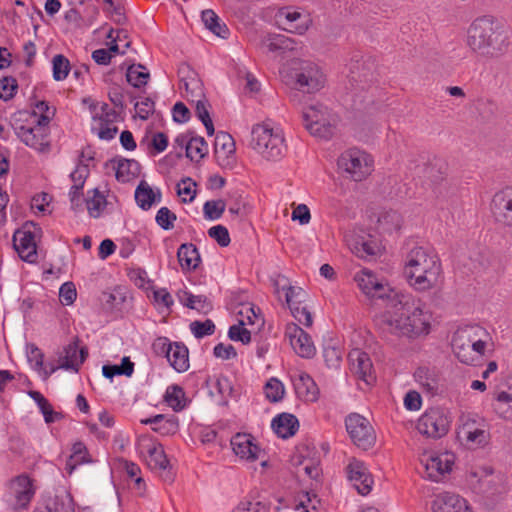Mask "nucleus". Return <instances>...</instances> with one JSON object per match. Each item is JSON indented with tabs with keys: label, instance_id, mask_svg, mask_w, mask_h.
Segmentation results:
<instances>
[{
	"label": "nucleus",
	"instance_id": "obj_1",
	"mask_svg": "<svg viewBox=\"0 0 512 512\" xmlns=\"http://www.w3.org/2000/svg\"><path fill=\"white\" fill-rule=\"evenodd\" d=\"M354 280L366 296L387 299L385 311L377 318V325L384 332L409 341L432 332L434 314L424 301L394 290L368 269L357 272Z\"/></svg>",
	"mask_w": 512,
	"mask_h": 512
},
{
	"label": "nucleus",
	"instance_id": "obj_2",
	"mask_svg": "<svg viewBox=\"0 0 512 512\" xmlns=\"http://www.w3.org/2000/svg\"><path fill=\"white\" fill-rule=\"evenodd\" d=\"M504 24L491 15L472 21L467 30L466 44L478 56L493 59L502 56L510 44Z\"/></svg>",
	"mask_w": 512,
	"mask_h": 512
},
{
	"label": "nucleus",
	"instance_id": "obj_3",
	"mask_svg": "<svg viewBox=\"0 0 512 512\" xmlns=\"http://www.w3.org/2000/svg\"><path fill=\"white\" fill-rule=\"evenodd\" d=\"M403 272L411 287L417 291H428L440 283L442 269L432 250L415 246L405 257Z\"/></svg>",
	"mask_w": 512,
	"mask_h": 512
},
{
	"label": "nucleus",
	"instance_id": "obj_4",
	"mask_svg": "<svg viewBox=\"0 0 512 512\" xmlns=\"http://www.w3.org/2000/svg\"><path fill=\"white\" fill-rule=\"evenodd\" d=\"M457 359L467 365L479 362L487 352L494 350L490 332L480 325H469L458 329L452 340Z\"/></svg>",
	"mask_w": 512,
	"mask_h": 512
},
{
	"label": "nucleus",
	"instance_id": "obj_5",
	"mask_svg": "<svg viewBox=\"0 0 512 512\" xmlns=\"http://www.w3.org/2000/svg\"><path fill=\"white\" fill-rule=\"evenodd\" d=\"M180 89H184L186 98L193 105L197 118L202 122L204 128H214L210 116L211 105L205 97L203 84L197 73L187 64H181L178 68Z\"/></svg>",
	"mask_w": 512,
	"mask_h": 512
},
{
	"label": "nucleus",
	"instance_id": "obj_6",
	"mask_svg": "<svg viewBox=\"0 0 512 512\" xmlns=\"http://www.w3.org/2000/svg\"><path fill=\"white\" fill-rule=\"evenodd\" d=\"M339 171L349 180L360 182L368 178L374 170V158L365 150L349 148L337 160Z\"/></svg>",
	"mask_w": 512,
	"mask_h": 512
},
{
	"label": "nucleus",
	"instance_id": "obj_7",
	"mask_svg": "<svg viewBox=\"0 0 512 512\" xmlns=\"http://www.w3.org/2000/svg\"><path fill=\"white\" fill-rule=\"evenodd\" d=\"M291 78L297 90L309 94L323 89L327 80L321 67L309 60L294 62Z\"/></svg>",
	"mask_w": 512,
	"mask_h": 512
},
{
	"label": "nucleus",
	"instance_id": "obj_8",
	"mask_svg": "<svg viewBox=\"0 0 512 512\" xmlns=\"http://www.w3.org/2000/svg\"><path fill=\"white\" fill-rule=\"evenodd\" d=\"M419 461L424 469V477L433 482H440L452 472L456 456L449 451H424Z\"/></svg>",
	"mask_w": 512,
	"mask_h": 512
},
{
	"label": "nucleus",
	"instance_id": "obj_9",
	"mask_svg": "<svg viewBox=\"0 0 512 512\" xmlns=\"http://www.w3.org/2000/svg\"><path fill=\"white\" fill-rule=\"evenodd\" d=\"M457 437L461 445L470 450L484 448L490 442V432L485 421L471 416L461 418Z\"/></svg>",
	"mask_w": 512,
	"mask_h": 512
},
{
	"label": "nucleus",
	"instance_id": "obj_10",
	"mask_svg": "<svg viewBox=\"0 0 512 512\" xmlns=\"http://www.w3.org/2000/svg\"><path fill=\"white\" fill-rule=\"evenodd\" d=\"M280 130H251V147L267 160H278L285 152Z\"/></svg>",
	"mask_w": 512,
	"mask_h": 512
},
{
	"label": "nucleus",
	"instance_id": "obj_11",
	"mask_svg": "<svg viewBox=\"0 0 512 512\" xmlns=\"http://www.w3.org/2000/svg\"><path fill=\"white\" fill-rule=\"evenodd\" d=\"M450 418L441 408L435 407L426 410L418 419L416 428L424 436L440 438L449 430Z\"/></svg>",
	"mask_w": 512,
	"mask_h": 512
},
{
	"label": "nucleus",
	"instance_id": "obj_12",
	"mask_svg": "<svg viewBox=\"0 0 512 512\" xmlns=\"http://www.w3.org/2000/svg\"><path fill=\"white\" fill-rule=\"evenodd\" d=\"M301 117L305 128H335L339 125L338 114L319 102L303 107Z\"/></svg>",
	"mask_w": 512,
	"mask_h": 512
},
{
	"label": "nucleus",
	"instance_id": "obj_13",
	"mask_svg": "<svg viewBox=\"0 0 512 512\" xmlns=\"http://www.w3.org/2000/svg\"><path fill=\"white\" fill-rule=\"evenodd\" d=\"M346 429L353 443L364 450L375 443L376 436L370 422L359 414H350L345 421Z\"/></svg>",
	"mask_w": 512,
	"mask_h": 512
},
{
	"label": "nucleus",
	"instance_id": "obj_14",
	"mask_svg": "<svg viewBox=\"0 0 512 512\" xmlns=\"http://www.w3.org/2000/svg\"><path fill=\"white\" fill-rule=\"evenodd\" d=\"M137 449L150 469L162 471L168 468L169 461L162 445L152 437L140 436L137 441Z\"/></svg>",
	"mask_w": 512,
	"mask_h": 512
},
{
	"label": "nucleus",
	"instance_id": "obj_15",
	"mask_svg": "<svg viewBox=\"0 0 512 512\" xmlns=\"http://www.w3.org/2000/svg\"><path fill=\"white\" fill-rule=\"evenodd\" d=\"M276 21L283 30L303 35L312 24L309 13L291 7H282L276 14Z\"/></svg>",
	"mask_w": 512,
	"mask_h": 512
},
{
	"label": "nucleus",
	"instance_id": "obj_16",
	"mask_svg": "<svg viewBox=\"0 0 512 512\" xmlns=\"http://www.w3.org/2000/svg\"><path fill=\"white\" fill-rule=\"evenodd\" d=\"M157 353L165 354L170 365L177 372H185L189 368L188 348L178 342H169L167 338H159L153 344Z\"/></svg>",
	"mask_w": 512,
	"mask_h": 512
},
{
	"label": "nucleus",
	"instance_id": "obj_17",
	"mask_svg": "<svg viewBox=\"0 0 512 512\" xmlns=\"http://www.w3.org/2000/svg\"><path fill=\"white\" fill-rule=\"evenodd\" d=\"M33 480L25 475L13 478L9 484L11 504L14 510L26 509L35 495Z\"/></svg>",
	"mask_w": 512,
	"mask_h": 512
},
{
	"label": "nucleus",
	"instance_id": "obj_18",
	"mask_svg": "<svg viewBox=\"0 0 512 512\" xmlns=\"http://www.w3.org/2000/svg\"><path fill=\"white\" fill-rule=\"evenodd\" d=\"M215 159L218 165L227 170H232L237 164L236 145L234 138L224 130H220L214 141Z\"/></svg>",
	"mask_w": 512,
	"mask_h": 512
},
{
	"label": "nucleus",
	"instance_id": "obj_19",
	"mask_svg": "<svg viewBox=\"0 0 512 512\" xmlns=\"http://www.w3.org/2000/svg\"><path fill=\"white\" fill-rule=\"evenodd\" d=\"M231 447L234 454L243 461L255 462L262 458L264 451L255 442L252 435L237 433L231 439Z\"/></svg>",
	"mask_w": 512,
	"mask_h": 512
},
{
	"label": "nucleus",
	"instance_id": "obj_20",
	"mask_svg": "<svg viewBox=\"0 0 512 512\" xmlns=\"http://www.w3.org/2000/svg\"><path fill=\"white\" fill-rule=\"evenodd\" d=\"M351 372L361 380L365 386H370L375 381L373 365L369 355L360 350L353 349L348 354Z\"/></svg>",
	"mask_w": 512,
	"mask_h": 512
},
{
	"label": "nucleus",
	"instance_id": "obj_21",
	"mask_svg": "<svg viewBox=\"0 0 512 512\" xmlns=\"http://www.w3.org/2000/svg\"><path fill=\"white\" fill-rule=\"evenodd\" d=\"M346 472L349 481L359 494L367 495L371 491L374 481L364 462L351 458L347 464Z\"/></svg>",
	"mask_w": 512,
	"mask_h": 512
},
{
	"label": "nucleus",
	"instance_id": "obj_22",
	"mask_svg": "<svg viewBox=\"0 0 512 512\" xmlns=\"http://www.w3.org/2000/svg\"><path fill=\"white\" fill-rule=\"evenodd\" d=\"M286 336L290 345L297 355L303 358H311L314 356L316 349L311 337L298 325L291 323L286 327Z\"/></svg>",
	"mask_w": 512,
	"mask_h": 512
},
{
	"label": "nucleus",
	"instance_id": "obj_23",
	"mask_svg": "<svg viewBox=\"0 0 512 512\" xmlns=\"http://www.w3.org/2000/svg\"><path fill=\"white\" fill-rule=\"evenodd\" d=\"M13 245L19 257L28 262L37 261V246L34 233L27 227L17 230L13 236Z\"/></svg>",
	"mask_w": 512,
	"mask_h": 512
},
{
	"label": "nucleus",
	"instance_id": "obj_24",
	"mask_svg": "<svg viewBox=\"0 0 512 512\" xmlns=\"http://www.w3.org/2000/svg\"><path fill=\"white\" fill-rule=\"evenodd\" d=\"M175 142L179 147L185 149L187 158L193 162H199L209 152L207 142L200 136H192L186 133L178 136Z\"/></svg>",
	"mask_w": 512,
	"mask_h": 512
},
{
	"label": "nucleus",
	"instance_id": "obj_25",
	"mask_svg": "<svg viewBox=\"0 0 512 512\" xmlns=\"http://www.w3.org/2000/svg\"><path fill=\"white\" fill-rule=\"evenodd\" d=\"M493 209L502 224L512 227V186L506 187L494 195Z\"/></svg>",
	"mask_w": 512,
	"mask_h": 512
},
{
	"label": "nucleus",
	"instance_id": "obj_26",
	"mask_svg": "<svg viewBox=\"0 0 512 512\" xmlns=\"http://www.w3.org/2000/svg\"><path fill=\"white\" fill-rule=\"evenodd\" d=\"M259 47L263 52L282 54L296 50L298 42L284 34H268L260 40Z\"/></svg>",
	"mask_w": 512,
	"mask_h": 512
},
{
	"label": "nucleus",
	"instance_id": "obj_27",
	"mask_svg": "<svg viewBox=\"0 0 512 512\" xmlns=\"http://www.w3.org/2000/svg\"><path fill=\"white\" fill-rule=\"evenodd\" d=\"M432 509L433 512H472L466 499L452 493L437 495Z\"/></svg>",
	"mask_w": 512,
	"mask_h": 512
},
{
	"label": "nucleus",
	"instance_id": "obj_28",
	"mask_svg": "<svg viewBox=\"0 0 512 512\" xmlns=\"http://www.w3.org/2000/svg\"><path fill=\"white\" fill-rule=\"evenodd\" d=\"M135 201L143 210H150L162 200L160 189L151 187L146 181L142 180L135 190Z\"/></svg>",
	"mask_w": 512,
	"mask_h": 512
},
{
	"label": "nucleus",
	"instance_id": "obj_29",
	"mask_svg": "<svg viewBox=\"0 0 512 512\" xmlns=\"http://www.w3.org/2000/svg\"><path fill=\"white\" fill-rule=\"evenodd\" d=\"M492 406L499 418L512 422V384L494 393Z\"/></svg>",
	"mask_w": 512,
	"mask_h": 512
},
{
	"label": "nucleus",
	"instance_id": "obj_30",
	"mask_svg": "<svg viewBox=\"0 0 512 512\" xmlns=\"http://www.w3.org/2000/svg\"><path fill=\"white\" fill-rule=\"evenodd\" d=\"M296 393L305 401L314 402L318 398L319 390L314 380L305 372H300L293 377Z\"/></svg>",
	"mask_w": 512,
	"mask_h": 512
},
{
	"label": "nucleus",
	"instance_id": "obj_31",
	"mask_svg": "<svg viewBox=\"0 0 512 512\" xmlns=\"http://www.w3.org/2000/svg\"><path fill=\"white\" fill-rule=\"evenodd\" d=\"M86 355L87 352L83 348L80 349L76 342L70 343L65 347L63 356L59 359V368L78 371Z\"/></svg>",
	"mask_w": 512,
	"mask_h": 512
},
{
	"label": "nucleus",
	"instance_id": "obj_32",
	"mask_svg": "<svg viewBox=\"0 0 512 512\" xmlns=\"http://www.w3.org/2000/svg\"><path fill=\"white\" fill-rule=\"evenodd\" d=\"M111 167L119 182L128 183L138 177L140 165L135 160L117 159L111 161Z\"/></svg>",
	"mask_w": 512,
	"mask_h": 512
},
{
	"label": "nucleus",
	"instance_id": "obj_33",
	"mask_svg": "<svg viewBox=\"0 0 512 512\" xmlns=\"http://www.w3.org/2000/svg\"><path fill=\"white\" fill-rule=\"evenodd\" d=\"M141 423L152 425V430L163 435H174L179 429L178 419L175 416H165L162 414L154 417L142 419Z\"/></svg>",
	"mask_w": 512,
	"mask_h": 512
},
{
	"label": "nucleus",
	"instance_id": "obj_34",
	"mask_svg": "<svg viewBox=\"0 0 512 512\" xmlns=\"http://www.w3.org/2000/svg\"><path fill=\"white\" fill-rule=\"evenodd\" d=\"M271 427L279 437L285 439L297 432L299 423L294 415L283 413L272 420Z\"/></svg>",
	"mask_w": 512,
	"mask_h": 512
},
{
	"label": "nucleus",
	"instance_id": "obj_35",
	"mask_svg": "<svg viewBox=\"0 0 512 512\" xmlns=\"http://www.w3.org/2000/svg\"><path fill=\"white\" fill-rule=\"evenodd\" d=\"M17 137L27 146L43 151L49 146L47 130H16Z\"/></svg>",
	"mask_w": 512,
	"mask_h": 512
},
{
	"label": "nucleus",
	"instance_id": "obj_36",
	"mask_svg": "<svg viewBox=\"0 0 512 512\" xmlns=\"http://www.w3.org/2000/svg\"><path fill=\"white\" fill-rule=\"evenodd\" d=\"M414 379L420 388L430 395L437 393L439 379L437 373L427 367H419L414 372Z\"/></svg>",
	"mask_w": 512,
	"mask_h": 512
},
{
	"label": "nucleus",
	"instance_id": "obj_37",
	"mask_svg": "<svg viewBox=\"0 0 512 512\" xmlns=\"http://www.w3.org/2000/svg\"><path fill=\"white\" fill-rule=\"evenodd\" d=\"M92 118L99 121V128H109V125L121 119L120 113L106 103H98L92 107Z\"/></svg>",
	"mask_w": 512,
	"mask_h": 512
},
{
	"label": "nucleus",
	"instance_id": "obj_38",
	"mask_svg": "<svg viewBox=\"0 0 512 512\" xmlns=\"http://www.w3.org/2000/svg\"><path fill=\"white\" fill-rule=\"evenodd\" d=\"M177 257L184 271L195 270L201 262L199 252L193 244H182L178 249Z\"/></svg>",
	"mask_w": 512,
	"mask_h": 512
},
{
	"label": "nucleus",
	"instance_id": "obj_39",
	"mask_svg": "<svg viewBox=\"0 0 512 512\" xmlns=\"http://www.w3.org/2000/svg\"><path fill=\"white\" fill-rule=\"evenodd\" d=\"M85 202L87 211L93 218L100 217L108 204L106 196L98 189L88 191Z\"/></svg>",
	"mask_w": 512,
	"mask_h": 512
},
{
	"label": "nucleus",
	"instance_id": "obj_40",
	"mask_svg": "<svg viewBox=\"0 0 512 512\" xmlns=\"http://www.w3.org/2000/svg\"><path fill=\"white\" fill-rule=\"evenodd\" d=\"M202 21L207 29L223 39L229 35L226 24L220 21L218 15L211 9L204 10L201 15Z\"/></svg>",
	"mask_w": 512,
	"mask_h": 512
},
{
	"label": "nucleus",
	"instance_id": "obj_41",
	"mask_svg": "<svg viewBox=\"0 0 512 512\" xmlns=\"http://www.w3.org/2000/svg\"><path fill=\"white\" fill-rule=\"evenodd\" d=\"M402 225V216L394 210H387L380 213L378 217V229L384 233L398 231Z\"/></svg>",
	"mask_w": 512,
	"mask_h": 512
},
{
	"label": "nucleus",
	"instance_id": "obj_42",
	"mask_svg": "<svg viewBox=\"0 0 512 512\" xmlns=\"http://www.w3.org/2000/svg\"><path fill=\"white\" fill-rule=\"evenodd\" d=\"M165 403L175 412L182 411L187 405V399L182 387L178 385L168 386L164 395Z\"/></svg>",
	"mask_w": 512,
	"mask_h": 512
},
{
	"label": "nucleus",
	"instance_id": "obj_43",
	"mask_svg": "<svg viewBox=\"0 0 512 512\" xmlns=\"http://www.w3.org/2000/svg\"><path fill=\"white\" fill-rule=\"evenodd\" d=\"M47 512H75L70 494L64 490L59 491L46 506Z\"/></svg>",
	"mask_w": 512,
	"mask_h": 512
},
{
	"label": "nucleus",
	"instance_id": "obj_44",
	"mask_svg": "<svg viewBox=\"0 0 512 512\" xmlns=\"http://www.w3.org/2000/svg\"><path fill=\"white\" fill-rule=\"evenodd\" d=\"M237 320L240 325L246 326H260L263 323L261 316L256 312L252 304H242L239 306L237 310Z\"/></svg>",
	"mask_w": 512,
	"mask_h": 512
},
{
	"label": "nucleus",
	"instance_id": "obj_45",
	"mask_svg": "<svg viewBox=\"0 0 512 512\" xmlns=\"http://www.w3.org/2000/svg\"><path fill=\"white\" fill-rule=\"evenodd\" d=\"M442 163L440 161L433 162H422V165L417 166V175L429 179L431 181H437L442 175Z\"/></svg>",
	"mask_w": 512,
	"mask_h": 512
},
{
	"label": "nucleus",
	"instance_id": "obj_46",
	"mask_svg": "<svg viewBox=\"0 0 512 512\" xmlns=\"http://www.w3.org/2000/svg\"><path fill=\"white\" fill-rule=\"evenodd\" d=\"M29 395L37 403L47 423H52L58 419L59 414L53 411L48 400L40 392L30 391Z\"/></svg>",
	"mask_w": 512,
	"mask_h": 512
},
{
	"label": "nucleus",
	"instance_id": "obj_47",
	"mask_svg": "<svg viewBox=\"0 0 512 512\" xmlns=\"http://www.w3.org/2000/svg\"><path fill=\"white\" fill-rule=\"evenodd\" d=\"M277 293L279 296L284 294L288 306L302 304L306 298V293L302 288L291 285L278 287Z\"/></svg>",
	"mask_w": 512,
	"mask_h": 512
},
{
	"label": "nucleus",
	"instance_id": "obj_48",
	"mask_svg": "<svg viewBox=\"0 0 512 512\" xmlns=\"http://www.w3.org/2000/svg\"><path fill=\"white\" fill-rule=\"evenodd\" d=\"M144 70L145 67L140 64L130 66L126 73L127 81L136 88L146 85L149 79V72Z\"/></svg>",
	"mask_w": 512,
	"mask_h": 512
},
{
	"label": "nucleus",
	"instance_id": "obj_49",
	"mask_svg": "<svg viewBox=\"0 0 512 512\" xmlns=\"http://www.w3.org/2000/svg\"><path fill=\"white\" fill-rule=\"evenodd\" d=\"M87 461L86 446L81 442H77L72 447V454L66 463V469L68 470L69 474H71L77 465Z\"/></svg>",
	"mask_w": 512,
	"mask_h": 512
},
{
	"label": "nucleus",
	"instance_id": "obj_50",
	"mask_svg": "<svg viewBox=\"0 0 512 512\" xmlns=\"http://www.w3.org/2000/svg\"><path fill=\"white\" fill-rule=\"evenodd\" d=\"M34 115L37 117V125L40 127L48 126L55 115V109L50 107L47 102L39 101L35 105Z\"/></svg>",
	"mask_w": 512,
	"mask_h": 512
},
{
	"label": "nucleus",
	"instance_id": "obj_51",
	"mask_svg": "<svg viewBox=\"0 0 512 512\" xmlns=\"http://www.w3.org/2000/svg\"><path fill=\"white\" fill-rule=\"evenodd\" d=\"M264 393L270 402H278L283 398L285 389L281 381L271 378L264 386Z\"/></svg>",
	"mask_w": 512,
	"mask_h": 512
},
{
	"label": "nucleus",
	"instance_id": "obj_52",
	"mask_svg": "<svg viewBox=\"0 0 512 512\" xmlns=\"http://www.w3.org/2000/svg\"><path fill=\"white\" fill-rule=\"evenodd\" d=\"M53 78L56 81L64 80L70 71V63L66 57L61 54L54 56L53 61Z\"/></svg>",
	"mask_w": 512,
	"mask_h": 512
},
{
	"label": "nucleus",
	"instance_id": "obj_53",
	"mask_svg": "<svg viewBox=\"0 0 512 512\" xmlns=\"http://www.w3.org/2000/svg\"><path fill=\"white\" fill-rule=\"evenodd\" d=\"M226 204L223 200H211L205 202L203 206V213L205 218L210 220L219 219L225 211Z\"/></svg>",
	"mask_w": 512,
	"mask_h": 512
},
{
	"label": "nucleus",
	"instance_id": "obj_54",
	"mask_svg": "<svg viewBox=\"0 0 512 512\" xmlns=\"http://www.w3.org/2000/svg\"><path fill=\"white\" fill-rule=\"evenodd\" d=\"M18 88L17 80L13 77L0 79V98L7 101L13 98Z\"/></svg>",
	"mask_w": 512,
	"mask_h": 512
},
{
	"label": "nucleus",
	"instance_id": "obj_55",
	"mask_svg": "<svg viewBox=\"0 0 512 512\" xmlns=\"http://www.w3.org/2000/svg\"><path fill=\"white\" fill-rule=\"evenodd\" d=\"M294 318L304 326H311L313 323L312 316L306 305L295 304L289 306Z\"/></svg>",
	"mask_w": 512,
	"mask_h": 512
},
{
	"label": "nucleus",
	"instance_id": "obj_56",
	"mask_svg": "<svg viewBox=\"0 0 512 512\" xmlns=\"http://www.w3.org/2000/svg\"><path fill=\"white\" fill-rule=\"evenodd\" d=\"M155 219L157 224L162 229L170 230L174 227V222L176 221L177 217L167 207H162L158 210Z\"/></svg>",
	"mask_w": 512,
	"mask_h": 512
},
{
	"label": "nucleus",
	"instance_id": "obj_57",
	"mask_svg": "<svg viewBox=\"0 0 512 512\" xmlns=\"http://www.w3.org/2000/svg\"><path fill=\"white\" fill-rule=\"evenodd\" d=\"M190 330L196 338H202L204 336L213 334L215 325L209 319L205 320L204 322L194 321L190 324Z\"/></svg>",
	"mask_w": 512,
	"mask_h": 512
},
{
	"label": "nucleus",
	"instance_id": "obj_58",
	"mask_svg": "<svg viewBox=\"0 0 512 512\" xmlns=\"http://www.w3.org/2000/svg\"><path fill=\"white\" fill-rule=\"evenodd\" d=\"M180 301L185 306L197 311H205V309L209 307L205 297L195 296L186 292L184 293L183 297H180Z\"/></svg>",
	"mask_w": 512,
	"mask_h": 512
},
{
	"label": "nucleus",
	"instance_id": "obj_59",
	"mask_svg": "<svg viewBox=\"0 0 512 512\" xmlns=\"http://www.w3.org/2000/svg\"><path fill=\"white\" fill-rule=\"evenodd\" d=\"M195 182L190 178L183 179L177 185V193L183 202H191L195 197Z\"/></svg>",
	"mask_w": 512,
	"mask_h": 512
},
{
	"label": "nucleus",
	"instance_id": "obj_60",
	"mask_svg": "<svg viewBox=\"0 0 512 512\" xmlns=\"http://www.w3.org/2000/svg\"><path fill=\"white\" fill-rule=\"evenodd\" d=\"M26 354L29 363L34 369L41 371L43 370V358L42 351L35 344H28L26 347Z\"/></svg>",
	"mask_w": 512,
	"mask_h": 512
},
{
	"label": "nucleus",
	"instance_id": "obj_61",
	"mask_svg": "<svg viewBox=\"0 0 512 512\" xmlns=\"http://www.w3.org/2000/svg\"><path fill=\"white\" fill-rule=\"evenodd\" d=\"M377 250V244L370 238H362L361 245H354V254L361 258L375 255Z\"/></svg>",
	"mask_w": 512,
	"mask_h": 512
},
{
	"label": "nucleus",
	"instance_id": "obj_62",
	"mask_svg": "<svg viewBox=\"0 0 512 512\" xmlns=\"http://www.w3.org/2000/svg\"><path fill=\"white\" fill-rule=\"evenodd\" d=\"M77 297L75 285L72 282L62 284L59 290V299L64 305H71Z\"/></svg>",
	"mask_w": 512,
	"mask_h": 512
},
{
	"label": "nucleus",
	"instance_id": "obj_63",
	"mask_svg": "<svg viewBox=\"0 0 512 512\" xmlns=\"http://www.w3.org/2000/svg\"><path fill=\"white\" fill-rule=\"evenodd\" d=\"M89 175L88 164H78L76 169L70 174L74 188H83L86 178Z\"/></svg>",
	"mask_w": 512,
	"mask_h": 512
},
{
	"label": "nucleus",
	"instance_id": "obj_64",
	"mask_svg": "<svg viewBox=\"0 0 512 512\" xmlns=\"http://www.w3.org/2000/svg\"><path fill=\"white\" fill-rule=\"evenodd\" d=\"M208 235L215 239L222 247L229 245L230 237L228 230L221 225L213 226L208 230Z\"/></svg>",
	"mask_w": 512,
	"mask_h": 512
}]
</instances>
